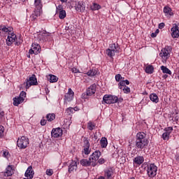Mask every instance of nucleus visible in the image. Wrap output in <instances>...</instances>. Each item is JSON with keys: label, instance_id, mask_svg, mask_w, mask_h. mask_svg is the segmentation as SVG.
Segmentation results:
<instances>
[{"label": "nucleus", "instance_id": "obj_1", "mask_svg": "<svg viewBox=\"0 0 179 179\" xmlns=\"http://www.w3.org/2000/svg\"><path fill=\"white\" fill-rule=\"evenodd\" d=\"M136 148L142 152H146L148 145H149V140L146 138L145 132H138L136 136Z\"/></svg>", "mask_w": 179, "mask_h": 179}, {"label": "nucleus", "instance_id": "obj_2", "mask_svg": "<svg viewBox=\"0 0 179 179\" xmlns=\"http://www.w3.org/2000/svg\"><path fill=\"white\" fill-rule=\"evenodd\" d=\"M115 52L118 54L120 52V46L118 43H112L109 45V48L106 49V54L110 58H113L115 55Z\"/></svg>", "mask_w": 179, "mask_h": 179}, {"label": "nucleus", "instance_id": "obj_3", "mask_svg": "<svg viewBox=\"0 0 179 179\" xmlns=\"http://www.w3.org/2000/svg\"><path fill=\"white\" fill-rule=\"evenodd\" d=\"M147 174L150 178L156 177L157 174V166L155 164H150L147 166Z\"/></svg>", "mask_w": 179, "mask_h": 179}, {"label": "nucleus", "instance_id": "obj_4", "mask_svg": "<svg viewBox=\"0 0 179 179\" xmlns=\"http://www.w3.org/2000/svg\"><path fill=\"white\" fill-rule=\"evenodd\" d=\"M17 146L20 148V149H26V148L29 146V138L24 136L19 138L17 141Z\"/></svg>", "mask_w": 179, "mask_h": 179}, {"label": "nucleus", "instance_id": "obj_5", "mask_svg": "<svg viewBox=\"0 0 179 179\" xmlns=\"http://www.w3.org/2000/svg\"><path fill=\"white\" fill-rule=\"evenodd\" d=\"M118 101V97L114 95L106 94L103 97L102 104H114Z\"/></svg>", "mask_w": 179, "mask_h": 179}, {"label": "nucleus", "instance_id": "obj_6", "mask_svg": "<svg viewBox=\"0 0 179 179\" xmlns=\"http://www.w3.org/2000/svg\"><path fill=\"white\" fill-rule=\"evenodd\" d=\"M171 46H165L164 48L162 49L161 52L159 53V57L162 58V59H169L170 58V53L171 52Z\"/></svg>", "mask_w": 179, "mask_h": 179}, {"label": "nucleus", "instance_id": "obj_7", "mask_svg": "<svg viewBox=\"0 0 179 179\" xmlns=\"http://www.w3.org/2000/svg\"><path fill=\"white\" fill-rule=\"evenodd\" d=\"M37 78L36 75H32L29 79H27V81L24 83L26 89H29L31 86H37Z\"/></svg>", "mask_w": 179, "mask_h": 179}, {"label": "nucleus", "instance_id": "obj_8", "mask_svg": "<svg viewBox=\"0 0 179 179\" xmlns=\"http://www.w3.org/2000/svg\"><path fill=\"white\" fill-rule=\"evenodd\" d=\"M100 156H101V152L99 150H96L95 152H94L92 153V155H91L90 156V160L92 162V163H93L92 164V166H93V167H94L96 166V163H94L95 162H97V160H99V159H100Z\"/></svg>", "mask_w": 179, "mask_h": 179}, {"label": "nucleus", "instance_id": "obj_9", "mask_svg": "<svg viewBox=\"0 0 179 179\" xmlns=\"http://www.w3.org/2000/svg\"><path fill=\"white\" fill-rule=\"evenodd\" d=\"M97 85L93 84L87 90L86 94H83V99H87V96H93L96 93Z\"/></svg>", "mask_w": 179, "mask_h": 179}, {"label": "nucleus", "instance_id": "obj_10", "mask_svg": "<svg viewBox=\"0 0 179 179\" xmlns=\"http://www.w3.org/2000/svg\"><path fill=\"white\" fill-rule=\"evenodd\" d=\"M41 51V46L38 43H34L31 45V48L29 50V54L37 55Z\"/></svg>", "mask_w": 179, "mask_h": 179}, {"label": "nucleus", "instance_id": "obj_11", "mask_svg": "<svg viewBox=\"0 0 179 179\" xmlns=\"http://www.w3.org/2000/svg\"><path fill=\"white\" fill-rule=\"evenodd\" d=\"M75 93L72 91V89L69 88L68 92L64 95V104H68V102L73 100V96Z\"/></svg>", "mask_w": 179, "mask_h": 179}, {"label": "nucleus", "instance_id": "obj_12", "mask_svg": "<svg viewBox=\"0 0 179 179\" xmlns=\"http://www.w3.org/2000/svg\"><path fill=\"white\" fill-rule=\"evenodd\" d=\"M171 37L173 38H178L179 37V27L177 24H173V27L171 29Z\"/></svg>", "mask_w": 179, "mask_h": 179}, {"label": "nucleus", "instance_id": "obj_13", "mask_svg": "<svg viewBox=\"0 0 179 179\" xmlns=\"http://www.w3.org/2000/svg\"><path fill=\"white\" fill-rule=\"evenodd\" d=\"M165 132L163 133L162 137L164 141H169L170 139V135L173 132V127H169L164 129Z\"/></svg>", "mask_w": 179, "mask_h": 179}, {"label": "nucleus", "instance_id": "obj_14", "mask_svg": "<svg viewBox=\"0 0 179 179\" xmlns=\"http://www.w3.org/2000/svg\"><path fill=\"white\" fill-rule=\"evenodd\" d=\"M6 41L7 45H12L16 41V34L14 32L9 33Z\"/></svg>", "mask_w": 179, "mask_h": 179}, {"label": "nucleus", "instance_id": "obj_15", "mask_svg": "<svg viewBox=\"0 0 179 179\" xmlns=\"http://www.w3.org/2000/svg\"><path fill=\"white\" fill-rule=\"evenodd\" d=\"M50 33L44 31L38 35V40H39V41H42V43H44V41H47V40H48V37H50Z\"/></svg>", "mask_w": 179, "mask_h": 179}, {"label": "nucleus", "instance_id": "obj_16", "mask_svg": "<svg viewBox=\"0 0 179 179\" xmlns=\"http://www.w3.org/2000/svg\"><path fill=\"white\" fill-rule=\"evenodd\" d=\"M51 135L53 138H59V136H62V129L59 127L52 129Z\"/></svg>", "mask_w": 179, "mask_h": 179}, {"label": "nucleus", "instance_id": "obj_17", "mask_svg": "<svg viewBox=\"0 0 179 179\" xmlns=\"http://www.w3.org/2000/svg\"><path fill=\"white\" fill-rule=\"evenodd\" d=\"M76 170H78V163L73 160L71 161L69 164V173H73V171H76Z\"/></svg>", "mask_w": 179, "mask_h": 179}, {"label": "nucleus", "instance_id": "obj_18", "mask_svg": "<svg viewBox=\"0 0 179 179\" xmlns=\"http://www.w3.org/2000/svg\"><path fill=\"white\" fill-rule=\"evenodd\" d=\"M75 9L76 12H85V10L86 9L85 3H83V1H78L76 3Z\"/></svg>", "mask_w": 179, "mask_h": 179}, {"label": "nucleus", "instance_id": "obj_19", "mask_svg": "<svg viewBox=\"0 0 179 179\" xmlns=\"http://www.w3.org/2000/svg\"><path fill=\"white\" fill-rule=\"evenodd\" d=\"M25 177L29 179H32L34 177V171L31 166H29L24 173Z\"/></svg>", "mask_w": 179, "mask_h": 179}, {"label": "nucleus", "instance_id": "obj_20", "mask_svg": "<svg viewBox=\"0 0 179 179\" xmlns=\"http://www.w3.org/2000/svg\"><path fill=\"white\" fill-rule=\"evenodd\" d=\"M164 13H165V16H166V17H171V16H174L173 10L169 6L164 7Z\"/></svg>", "mask_w": 179, "mask_h": 179}, {"label": "nucleus", "instance_id": "obj_21", "mask_svg": "<svg viewBox=\"0 0 179 179\" xmlns=\"http://www.w3.org/2000/svg\"><path fill=\"white\" fill-rule=\"evenodd\" d=\"M13 106L17 107L19 104H21V103H23V101H24V98H23V96H17L13 99Z\"/></svg>", "mask_w": 179, "mask_h": 179}, {"label": "nucleus", "instance_id": "obj_22", "mask_svg": "<svg viewBox=\"0 0 179 179\" xmlns=\"http://www.w3.org/2000/svg\"><path fill=\"white\" fill-rule=\"evenodd\" d=\"M0 30L3 33H7L8 35H9V33H12V30H13V28L5 25H1Z\"/></svg>", "mask_w": 179, "mask_h": 179}, {"label": "nucleus", "instance_id": "obj_23", "mask_svg": "<svg viewBox=\"0 0 179 179\" xmlns=\"http://www.w3.org/2000/svg\"><path fill=\"white\" fill-rule=\"evenodd\" d=\"M133 162L135 164L141 166L145 162V158L143 156H137L133 159Z\"/></svg>", "mask_w": 179, "mask_h": 179}, {"label": "nucleus", "instance_id": "obj_24", "mask_svg": "<svg viewBox=\"0 0 179 179\" xmlns=\"http://www.w3.org/2000/svg\"><path fill=\"white\" fill-rule=\"evenodd\" d=\"M13 168L12 167V166L8 165L6 169V171L4 172V176L10 177V176H13Z\"/></svg>", "mask_w": 179, "mask_h": 179}, {"label": "nucleus", "instance_id": "obj_25", "mask_svg": "<svg viewBox=\"0 0 179 179\" xmlns=\"http://www.w3.org/2000/svg\"><path fill=\"white\" fill-rule=\"evenodd\" d=\"M113 168H108L105 170V177H106L107 179L113 178Z\"/></svg>", "mask_w": 179, "mask_h": 179}, {"label": "nucleus", "instance_id": "obj_26", "mask_svg": "<svg viewBox=\"0 0 179 179\" xmlns=\"http://www.w3.org/2000/svg\"><path fill=\"white\" fill-rule=\"evenodd\" d=\"M48 80L50 83H56V82H58V77L55 75L50 74L48 76Z\"/></svg>", "mask_w": 179, "mask_h": 179}, {"label": "nucleus", "instance_id": "obj_27", "mask_svg": "<svg viewBox=\"0 0 179 179\" xmlns=\"http://www.w3.org/2000/svg\"><path fill=\"white\" fill-rule=\"evenodd\" d=\"M81 166H83L84 167H89L92 164V161L89 158V160L87 159H81L80 162Z\"/></svg>", "mask_w": 179, "mask_h": 179}, {"label": "nucleus", "instance_id": "obj_28", "mask_svg": "<svg viewBox=\"0 0 179 179\" xmlns=\"http://www.w3.org/2000/svg\"><path fill=\"white\" fill-rule=\"evenodd\" d=\"M150 100H151L152 103H157V102L159 101V96H157V94L152 93L150 94Z\"/></svg>", "mask_w": 179, "mask_h": 179}, {"label": "nucleus", "instance_id": "obj_29", "mask_svg": "<svg viewBox=\"0 0 179 179\" xmlns=\"http://www.w3.org/2000/svg\"><path fill=\"white\" fill-rule=\"evenodd\" d=\"M100 143L101 148H107V145H108V142L107 141V138L106 137H102Z\"/></svg>", "mask_w": 179, "mask_h": 179}, {"label": "nucleus", "instance_id": "obj_30", "mask_svg": "<svg viewBox=\"0 0 179 179\" xmlns=\"http://www.w3.org/2000/svg\"><path fill=\"white\" fill-rule=\"evenodd\" d=\"M161 71H162L163 73H166L167 75H171V71L167 68V66H162Z\"/></svg>", "mask_w": 179, "mask_h": 179}, {"label": "nucleus", "instance_id": "obj_31", "mask_svg": "<svg viewBox=\"0 0 179 179\" xmlns=\"http://www.w3.org/2000/svg\"><path fill=\"white\" fill-rule=\"evenodd\" d=\"M34 6L36 9H42L43 4H41V0H35Z\"/></svg>", "mask_w": 179, "mask_h": 179}, {"label": "nucleus", "instance_id": "obj_32", "mask_svg": "<svg viewBox=\"0 0 179 179\" xmlns=\"http://www.w3.org/2000/svg\"><path fill=\"white\" fill-rule=\"evenodd\" d=\"M47 120L51 122V121H54L55 120V114L49 113L46 115Z\"/></svg>", "mask_w": 179, "mask_h": 179}, {"label": "nucleus", "instance_id": "obj_33", "mask_svg": "<svg viewBox=\"0 0 179 179\" xmlns=\"http://www.w3.org/2000/svg\"><path fill=\"white\" fill-rule=\"evenodd\" d=\"M154 68H153V66L152 65H148L145 67V72L146 73H153V71H154Z\"/></svg>", "mask_w": 179, "mask_h": 179}, {"label": "nucleus", "instance_id": "obj_34", "mask_svg": "<svg viewBox=\"0 0 179 179\" xmlns=\"http://www.w3.org/2000/svg\"><path fill=\"white\" fill-rule=\"evenodd\" d=\"M59 19H65L66 17V11L62 10L58 12Z\"/></svg>", "mask_w": 179, "mask_h": 179}, {"label": "nucleus", "instance_id": "obj_35", "mask_svg": "<svg viewBox=\"0 0 179 179\" xmlns=\"http://www.w3.org/2000/svg\"><path fill=\"white\" fill-rule=\"evenodd\" d=\"M99 9H101V6L99 5L96 3H94L92 6H91V10H99Z\"/></svg>", "mask_w": 179, "mask_h": 179}, {"label": "nucleus", "instance_id": "obj_36", "mask_svg": "<svg viewBox=\"0 0 179 179\" xmlns=\"http://www.w3.org/2000/svg\"><path fill=\"white\" fill-rule=\"evenodd\" d=\"M87 75L88 76H96V75H97V70L96 69H92L90 70L87 73Z\"/></svg>", "mask_w": 179, "mask_h": 179}, {"label": "nucleus", "instance_id": "obj_37", "mask_svg": "<svg viewBox=\"0 0 179 179\" xmlns=\"http://www.w3.org/2000/svg\"><path fill=\"white\" fill-rule=\"evenodd\" d=\"M87 128L90 131H93L96 128V124L92 122L87 123Z\"/></svg>", "mask_w": 179, "mask_h": 179}, {"label": "nucleus", "instance_id": "obj_38", "mask_svg": "<svg viewBox=\"0 0 179 179\" xmlns=\"http://www.w3.org/2000/svg\"><path fill=\"white\" fill-rule=\"evenodd\" d=\"M75 111H76V108H73L72 107L68 108L66 110V113L69 115H71V114H72L73 113H75Z\"/></svg>", "mask_w": 179, "mask_h": 179}, {"label": "nucleus", "instance_id": "obj_39", "mask_svg": "<svg viewBox=\"0 0 179 179\" xmlns=\"http://www.w3.org/2000/svg\"><path fill=\"white\" fill-rule=\"evenodd\" d=\"M33 15H34V16H36V17H38V16H40V15H41V9L35 8V10L34 11Z\"/></svg>", "mask_w": 179, "mask_h": 179}, {"label": "nucleus", "instance_id": "obj_40", "mask_svg": "<svg viewBox=\"0 0 179 179\" xmlns=\"http://www.w3.org/2000/svg\"><path fill=\"white\" fill-rule=\"evenodd\" d=\"M22 43H23V40L22 39V38L19 37L17 38V37L16 36V39H15V45H20L22 44Z\"/></svg>", "mask_w": 179, "mask_h": 179}, {"label": "nucleus", "instance_id": "obj_41", "mask_svg": "<svg viewBox=\"0 0 179 179\" xmlns=\"http://www.w3.org/2000/svg\"><path fill=\"white\" fill-rule=\"evenodd\" d=\"M118 88L120 90H122V88L125 87L127 85H125V81L122 80L118 84Z\"/></svg>", "mask_w": 179, "mask_h": 179}, {"label": "nucleus", "instance_id": "obj_42", "mask_svg": "<svg viewBox=\"0 0 179 179\" xmlns=\"http://www.w3.org/2000/svg\"><path fill=\"white\" fill-rule=\"evenodd\" d=\"M122 90L124 92V93H126V94H128V93H131V88L129 87H124Z\"/></svg>", "mask_w": 179, "mask_h": 179}, {"label": "nucleus", "instance_id": "obj_43", "mask_svg": "<svg viewBox=\"0 0 179 179\" xmlns=\"http://www.w3.org/2000/svg\"><path fill=\"white\" fill-rule=\"evenodd\" d=\"M84 148H90V143L88 139L84 140Z\"/></svg>", "mask_w": 179, "mask_h": 179}, {"label": "nucleus", "instance_id": "obj_44", "mask_svg": "<svg viewBox=\"0 0 179 179\" xmlns=\"http://www.w3.org/2000/svg\"><path fill=\"white\" fill-rule=\"evenodd\" d=\"M52 174H54V171L52 169H47L46 170V175L47 176H52Z\"/></svg>", "mask_w": 179, "mask_h": 179}, {"label": "nucleus", "instance_id": "obj_45", "mask_svg": "<svg viewBox=\"0 0 179 179\" xmlns=\"http://www.w3.org/2000/svg\"><path fill=\"white\" fill-rule=\"evenodd\" d=\"M121 79H122V76H121V74H117L115 76L116 82H120Z\"/></svg>", "mask_w": 179, "mask_h": 179}, {"label": "nucleus", "instance_id": "obj_46", "mask_svg": "<svg viewBox=\"0 0 179 179\" xmlns=\"http://www.w3.org/2000/svg\"><path fill=\"white\" fill-rule=\"evenodd\" d=\"M61 10H64L62 6L59 5L58 6L56 7L57 13H58L59 12H61Z\"/></svg>", "mask_w": 179, "mask_h": 179}, {"label": "nucleus", "instance_id": "obj_47", "mask_svg": "<svg viewBox=\"0 0 179 179\" xmlns=\"http://www.w3.org/2000/svg\"><path fill=\"white\" fill-rule=\"evenodd\" d=\"M90 148L84 147V153L85 155H89L90 153Z\"/></svg>", "mask_w": 179, "mask_h": 179}, {"label": "nucleus", "instance_id": "obj_48", "mask_svg": "<svg viewBox=\"0 0 179 179\" xmlns=\"http://www.w3.org/2000/svg\"><path fill=\"white\" fill-rule=\"evenodd\" d=\"M71 72L73 73H80V71H79V69H76L75 67L71 69Z\"/></svg>", "mask_w": 179, "mask_h": 179}, {"label": "nucleus", "instance_id": "obj_49", "mask_svg": "<svg viewBox=\"0 0 179 179\" xmlns=\"http://www.w3.org/2000/svg\"><path fill=\"white\" fill-rule=\"evenodd\" d=\"M98 163L99 164H104L106 163V159H104L103 158H100L99 159H98Z\"/></svg>", "mask_w": 179, "mask_h": 179}, {"label": "nucleus", "instance_id": "obj_50", "mask_svg": "<svg viewBox=\"0 0 179 179\" xmlns=\"http://www.w3.org/2000/svg\"><path fill=\"white\" fill-rule=\"evenodd\" d=\"M19 97H23V99H24V97H26V92L24 91H22L20 94Z\"/></svg>", "mask_w": 179, "mask_h": 179}, {"label": "nucleus", "instance_id": "obj_51", "mask_svg": "<svg viewBox=\"0 0 179 179\" xmlns=\"http://www.w3.org/2000/svg\"><path fill=\"white\" fill-rule=\"evenodd\" d=\"M45 124H47V120L42 119L41 120V125L44 126V125H45Z\"/></svg>", "mask_w": 179, "mask_h": 179}, {"label": "nucleus", "instance_id": "obj_52", "mask_svg": "<svg viewBox=\"0 0 179 179\" xmlns=\"http://www.w3.org/2000/svg\"><path fill=\"white\" fill-rule=\"evenodd\" d=\"M5 115V112L3 110H2V109H0V120L4 117Z\"/></svg>", "mask_w": 179, "mask_h": 179}, {"label": "nucleus", "instance_id": "obj_53", "mask_svg": "<svg viewBox=\"0 0 179 179\" xmlns=\"http://www.w3.org/2000/svg\"><path fill=\"white\" fill-rule=\"evenodd\" d=\"M166 26V24H164V22H161L159 24V26H158V27H159V29H164V27Z\"/></svg>", "mask_w": 179, "mask_h": 179}, {"label": "nucleus", "instance_id": "obj_54", "mask_svg": "<svg viewBox=\"0 0 179 179\" xmlns=\"http://www.w3.org/2000/svg\"><path fill=\"white\" fill-rule=\"evenodd\" d=\"M3 131H5L3 126H0V134H3Z\"/></svg>", "mask_w": 179, "mask_h": 179}, {"label": "nucleus", "instance_id": "obj_55", "mask_svg": "<svg viewBox=\"0 0 179 179\" xmlns=\"http://www.w3.org/2000/svg\"><path fill=\"white\" fill-rule=\"evenodd\" d=\"M38 17H36V15H34V14H32L31 15V20H36V19H37Z\"/></svg>", "mask_w": 179, "mask_h": 179}, {"label": "nucleus", "instance_id": "obj_56", "mask_svg": "<svg viewBox=\"0 0 179 179\" xmlns=\"http://www.w3.org/2000/svg\"><path fill=\"white\" fill-rule=\"evenodd\" d=\"M157 34L155 32L151 34V37L152 38H155V37H157Z\"/></svg>", "mask_w": 179, "mask_h": 179}, {"label": "nucleus", "instance_id": "obj_57", "mask_svg": "<svg viewBox=\"0 0 179 179\" xmlns=\"http://www.w3.org/2000/svg\"><path fill=\"white\" fill-rule=\"evenodd\" d=\"M124 81V85H129V80H125Z\"/></svg>", "mask_w": 179, "mask_h": 179}, {"label": "nucleus", "instance_id": "obj_58", "mask_svg": "<svg viewBox=\"0 0 179 179\" xmlns=\"http://www.w3.org/2000/svg\"><path fill=\"white\" fill-rule=\"evenodd\" d=\"M162 78H163L164 79H167V78H169V76H168L167 74H164V75L162 76Z\"/></svg>", "mask_w": 179, "mask_h": 179}, {"label": "nucleus", "instance_id": "obj_59", "mask_svg": "<svg viewBox=\"0 0 179 179\" xmlns=\"http://www.w3.org/2000/svg\"><path fill=\"white\" fill-rule=\"evenodd\" d=\"M159 32H160V30L156 29L155 33H156V34H159Z\"/></svg>", "mask_w": 179, "mask_h": 179}, {"label": "nucleus", "instance_id": "obj_60", "mask_svg": "<svg viewBox=\"0 0 179 179\" xmlns=\"http://www.w3.org/2000/svg\"><path fill=\"white\" fill-rule=\"evenodd\" d=\"M3 155H4L5 157L8 156V152H3Z\"/></svg>", "mask_w": 179, "mask_h": 179}, {"label": "nucleus", "instance_id": "obj_61", "mask_svg": "<svg viewBox=\"0 0 179 179\" xmlns=\"http://www.w3.org/2000/svg\"><path fill=\"white\" fill-rule=\"evenodd\" d=\"M98 179H106V178L104 176H100Z\"/></svg>", "mask_w": 179, "mask_h": 179}, {"label": "nucleus", "instance_id": "obj_62", "mask_svg": "<svg viewBox=\"0 0 179 179\" xmlns=\"http://www.w3.org/2000/svg\"><path fill=\"white\" fill-rule=\"evenodd\" d=\"M61 2H63V3H65V2H67L68 0H60Z\"/></svg>", "mask_w": 179, "mask_h": 179}, {"label": "nucleus", "instance_id": "obj_63", "mask_svg": "<svg viewBox=\"0 0 179 179\" xmlns=\"http://www.w3.org/2000/svg\"><path fill=\"white\" fill-rule=\"evenodd\" d=\"M65 30H69V27H66Z\"/></svg>", "mask_w": 179, "mask_h": 179}, {"label": "nucleus", "instance_id": "obj_64", "mask_svg": "<svg viewBox=\"0 0 179 179\" xmlns=\"http://www.w3.org/2000/svg\"><path fill=\"white\" fill-rule=\"evenodd\" d=\"M178 117H177V116L175 117V120H176V121H178Z\"/></svg>", "mask_w": 179, "mask_h": 179}]
</instances>
